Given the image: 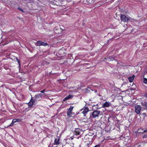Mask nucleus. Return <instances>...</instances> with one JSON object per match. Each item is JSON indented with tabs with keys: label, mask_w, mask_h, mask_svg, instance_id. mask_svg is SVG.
Masks as SVG:
<instances>
[{
	"label": "nucleus",
	"mask_w": 147,
	"mask_h": 147,
	"mask_svg": "<svg viewBox=\"0 0 147 147\" xmlns=\"http://www.w3.org/2000/svg\"><path fill=\"white\" fill-rule=\"evenodd\" d=\"M59 138H56L54 140V144L55 145H58L59 144Z\"/></svg>",
	"instance_id": "nucleus-9"
},
{
	"label": "nucleus",
	"mask_w": 147,
	"mask_h": 147,
	"mask_svg": "<svg viewBox=\"0 0 147 147\" xmlns=\"http://www.w3.org/2000/svg\"><path fill=\"white\" fill-rule=\"evenodd\" d=\"M16 119H13L12 121V122L11 123L10 125V126H11L12 125H13L14 123L16 122Z\"/></svg>",
	"instance_id": "nucleus-13"
},
{
	"label": "nucleus",
	"mask_w": 147,
	"mask_h": 147,
	"mask_svg": "<svg viewBox=\"0 0 147 147\" xmlns=\"http://www.w3.org/2000/svg\"><path fill=\"white\" fill-rule=\"evenodd\" d=\"M105 59H106V58H105Z\"/></svg>",
	"instance_id": "nucleus-33"
},
{
	"label": "nucleus",
	"mask_w": 147,
	"mask_h": 147,
	"mask_svg": "<svg viewBox=\"0 0 147 147\" xmlns=\"http://www.w3.org/2000/svg\"><path fill=\"white\" fill-rule=\"evenodd\" d=\"M145 96L146 97H147V93L145 94Z\"/></svg>",
	"instance_id": "nucleus-29"
},
{
	"label": "nucleus",
	"mask_w": 147,
	"mask_h": 147,
	"mask_svg": "<svg viewBox=\"0 0 147 147\" xmlns=\"http://www.w3.org/2000/svg\"><path fill=\"white\" fill-rule=\"evenodd\" d=\"M33 103H32L31 102H30L28 103L29 106L30 107H32L33 105Z\"/></svg>",
	"instance_id": "nucleus-16"
},
{
	"label": "nucleus",
	"mask_w": 147,
	"mask_h": 147,
	"mask_svg": "<svg viewBox=\"0 0 147 147\" xmlns=\"http://www.w3.org/2000/svg\"><path fill=\"white\" fill-rule=\"evenodd\" d=\"M25 1H26V0H25Z\"/></svg>",
	"instance_id": "nucleus-32"
},
{
	"label": "nucleus",
	"mask_w": 147,
	"mask_h": 147,
	"mask_svg": "<svg viewBox=\"0 0 147 147\" xmlns=\"http://www.w3.org/2000/svg\"><path fill=\"white\" fill-rule=\"evenodd\" d=\"M73 107H70L67 111V114L68 115L70 116L71 114V111L73 109Z\"/></svg>",
	"instance_id": "nucleus-7"
},
{
	"label": "nucleus",
	"mask_w": 147,
	"mask_h": 147,
	"mask_svg": "<svg viewBox=\"0 0 147 147\" xmlns=\"http://www.w3.org/2000/svg\"><path fill=\"white\" fill-rule=\"evenodd\" d=\"M142 105H144V103H142Z\"/></svg>",
	"instance_id": "nucleus-27"
},
{
	"label": "nucleus",
	"mask_w": 147,
	"mask_h": 147,
	"mask_svg": "<svg viewBox=\"0 0 147 147\" xmlns=\"http://www.w3.org/2000/svg\"><path fill=\"white\" fill-rule=\"evenodd\" d=\"M100 113V111L97 110H94L92 113V116L93 118L98 117Z\"/></svg>",
	"instance_id": "nucleus-3"
},
{
	"label": "nucleus",
	"mask_w": 147,
	"mask_h": 147,
	"mask_svg": "<svg viewBox=\"0 0 147 147\" xmlns=\"http://www.w3.org/2000/svg\"><path fill=\"white\" fill-rule=\"evenodd\" d=\"M44 94H41L40 93L37 95H36L35 96V98L38 99L39 98H41L42 96H43Z\"/></svg>",
	"instance_id": "nucleus-11"
},
{
	"label": "nucleus",
	"mask_w": 147,
	"mask_h": 147,
	"mask_svg": "<svg viewBox=\"0 0 147 147\" xmlns=\"http://www.w3.org/2000/svg\"><path fill=\"white\" fill-rule=\"evenodd\" d=\"M73 97V95L71 94H69L68 96L65 97L63 100L64 101L66 100H67Z\"/></svg>",
	"instance_id": "nucleus-8"
},
{
	"label": "nucleus",
	"mask_w": 147,
	"mask_h": 147,
	"mask_svg": "<svg viewBox=\"0 0 147 147\" xmlns=\"http://www.w3.org/2000/svg\"><path fill=\"white\" fill-rule=\"evenodd\" d=\"M80 129H76L74 131V134L76 135H78L80 134Z\"/></svg>",
	"instance_id": "nucleus-10"
},
{
	"label": "nucleus",
	"mask_w": 147,
	"mask_h": 147,
	"mask_svg": "<svg viewBox=\"0 0 147 147\" xmlns=\"http://www.w3.org/2000/svg\"><path fill=\"white\" fill-rule=\"evenodd\" d=\"M18 9L21 11H23V9L20 8L19 7L18 8Z\"/></svg>",
	"instance_id": "nucleus-23"
},
{
	"label": "nucleus",
	"mask_w": 147,
	"mask_h": 147,
	"mask_svg": "<svg viewBox=\"0 0 147 147\" xmlns=\"http://www.w3.org/2000/svg\"><path fill=\"white\" fill-rule=\"evenodd\" d=\"M35 45L37 46H40L41 45L46 46L48 45V44L45 42H42L41 41H38Z\"/></svg>",
	"instance_id": "nucleus-4"
},
{
	"label": "nucleus",
	"mask_w": 147,
	"mask_h": 147,
	"mask_svg": "<svg viewBox=\"0 0 147 147\" xmlns=\"http://www.w3.org/2000/svg\"><path fill=\"white\" fill-rule=\"evenodd\" d=\"M134 76L129 77L128 78V79L129 80V81L131 82H132L134 78Z\"/></svg>",
	"instance_id": "nucleus-12"
},
{
	"label": "nucleus",
	"mask_w": 147,
	"mask_h": 147,
	"mask_svg": "<svg viewBox=\"0 0 147 147\" xmlns=\"http://www.w3.org/2000/svg\"><path fill=\"white\" fill-rule=\"evenodd\" d=\"M30 102H31L33 103H34V101L33 99H32V98L31 99V100L30 101Z\"/></svg>",
	"instance_id": "nucleus-18"
},
{
	"label": "nucleus",
	"mask_w": 147,
	"mask_h": 147,
	"mask_svg": "<svg viewBox=\"0 0 147 147\" xmlns=\"http://www.w3.org/2000/svg\"><path fill=\"white\" fill-rule=\"evenodd\" d=\"M90 88H88L87 89H85L86 92H88V91H90Z\"/></svg>",
	"instance_id": "nucleus-15"
},
{
	"label": "nucleus",
	"mask_w": 147,
	"mask_h": 147,
	"mask_svg": "<svg viewBox=\"0 0 147 147\" xmlns=\"http://www.w3.org/2000/svg\"><path fill=\"white\" fill-rule=\"evenodd\" d=\"M135 111L137 114L139 115L140 113L142 107L139 105H136L134 107Z\"/></svg>",
	"instance_id": "nucleus-2"
},
{
	"label": "nucleus",
	"mask_w": 147,
	"mask_h": 147,
	"mask_svg": "<svg viewBox=\"0 0 147 147\" xmlns=\"http://www.w3.org/2000/svg\"><path fill=\"white\" fill-rule=\"evenodd\" d=\"M107 59L108 60V61H110V60L113 61V60H114V59L113 57H109Z\"/></svg>",
	"instance_id": "nucleus-14"
},
{
	"label": "nucleus",
	"mask_w": 147,
	"mask_h": 147,
	"mask_svg": "<svg viewBox=\"0 0 147 147\" xmlns=\"http://www.w3.org/2000/svg\"><path fill=\"white\" fill-rule=\"evenodd\" d=\"M111 104L110 102L106 101L103 104L102 107H108L111 106Z\"/></svg>",
	"instance_id": "nucleus-5"
},
{
	"label": "nucleus",
	"mask_w": 147,
	"mask_h": 147,
	"mask_svg": "<svg viewBox=\"0 0 147 147\" xmlns=\"http://www.w3.org/2000/svg\"><path fill=\"white\" fill-rule=\"evenodd\" d=\"M88 138V136H86L84 138V140H85L86 139Z\"/></svg>",
	"instance_id": "nucleus-22"
},
{
	"label": "nucleus",
	"mask_w": 147,
	"mask_h": 147,
	"mask_svg": "<svg viewBox=\"0 0 147 147\" xmlns=\"http://www.w3.org/2000/svg\"><path fill=\"white\" fill-rule=\"evenodd\" d=\"M144 106L146 107H147V102H144Z\"/></svg>",
	"instance_id": "nucleus-20"
},
{
	"label": "nucleus",
	"mask_w": 147,
	"mask_h": 147,
	"mask_svg": "<svg viewBox=\"0 0 147 147\" xmlns=\"http://www.w3.org/2000/svg\"><path fill=\"white\" fill-rule=\"evenodd\" d=\"M138 133H140V132H138Z\"/></svg>",
	"instance_id": "nucleus-31"
},
{
	"label": "nucleus",
	"mask_w": 147,
	"mask_h": 147,
	"mask_svg": "<svg viewBox=\"0 0 147 147\" xmlns=\"http://www.w3.org/2000/svg\"><path fill=\"white\" fill-rule=\"evenodd\" d=\"M120 18L122 21L124 22H127L129 20L131 19V18L130 17L126 16L125 15L122 14H121Z\"/></svg>",
	"instance_id": "nucleus-1"
},
{
	"label": "nucleus",
	"mask_w": 147,
	"mask_h": 147,
	"mask_svg": "<svg viewBox=\"0 0 147 147\" xmlns=\"http://www.w3.org/2000/svg\"><path fill=\"white\" fill-rule=\"evenodd\" d=\"M16 59L18 61V63H19V65H20V61L19 60L18 58H16Z\"/></svg>",
	"instance_id": "nucleus-19"
},
{
	"label": "nucleus",
	"mask_w": 147,
	"mask_h": 147,
	"mask_svg": "<svg viewBox=\"0 0 147 147\" xmlns=\"http://www.w3.org/2000/svg\"><path fill=\"white\" fill-rule=\"evenodd\" d=\"M145 114L146 113H143V114H144V115H145Z\"/></svg>",
	"instance_id": "nucleus-30"
},
{
	"label": "nucleus",
	"mask_w": 147,
	"mask_h": 147,
	"mask_svg": "<svg viewBox=\"0 0 147 147\" xmlns=\"http://www.w3.org/2000/svg\"><path fill=\"white\" fill-rule=\"evenodd\" d=\"M147 135H144L143 137V138H147Z\"/></svg>",
	"instance_id": "nucleus-24"
},
{
	"label": "nucleus",
	"mask_w": 147,
	"mask_h": 147,
	"mask_svg": "<svg viewBox=\"0 0 147 147\" xmlns=\"http://www.w3.org/2000/svg\"><path fill=\"white\" fill-rule=\"evenodd\" d=\"M89 3H90V4H91V3H93L92 2V1L90 2H89Z\"/></svg>",
	"instance_id": "nucleus-28"
},
{
	"label": "nucleus",
	"mask_w": 147,
	"mask_h": 147,
	"mask_svg": "<svg viewBox=\"0 0 147 147\" xmlns=\"http://www.w3.org/2000/svg\"><path fill=\"white\" fill-rule=\"evenodd\" d=\"M144 82L145 84H147V79L146 78H144Z\"/></svg>",
	"instance_id": "nucleus-17"
},
{
	"label": "nucleus",
	"mask_w": 147,
	"mask_h": 147,
	"mask_svg": "<svg viewBox=\"0 0 147 147\" xmlns=\"http://www.w3.org/2000/svg\"><path fill=\"white\" fill-rule=\"evenodd\" d=\"M45 92V90H43L40 91V92L42 93H43Z\"/></svg>",
	"instance_id": "nucleus-25"
},
{
	"label": "nucleus",
	"mask_w": 147,
	"mask_h": 147,
	"mask_svg": "<svg viewBox=\"0 0 147 147\" xmlns=\"http://www.w3.org/2000/svg\"><path fill=\"white\" fill-rule=\"evenodd\" d=\"M144 132H147V129L144 130L142 133V134H143Z\"/></svg>",
	"instance_id": "nucleus-21"
},
{
	"label": "nucleus",
	"mask_w": 147,
	"mask_h": 147,
	"mask_svg": "<svg viewBox=\"0 0 147 147\" xmlns=\"http://www.w3.org/2000/svg\"><path fill=\"white\" fill-rule=\"evenodd\" d=\"M88 111L89 109L87 107H86L84 109H83L81 111H82L81 113L84 114V116H85Z\"/></svg>",
	"instance_id": "nucleus-6"
},
{
	"label": "nucleus",
	"mask_w": 147,
	"mask_h": 147,
	"mask_svg": "<svg viewBox=\"0 0 147 147\" xmlns=\"http://www.w3.org/2000/svg\"><path fill=\"white\" fill-rule=\"evenodd\" d=\"M16 119V122H18V121H20V119Z\"/></svg>",
	"instance_id": "nucleus-26"
}]
</instances>
